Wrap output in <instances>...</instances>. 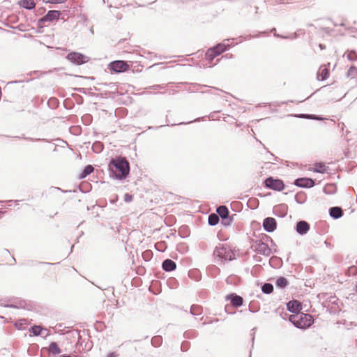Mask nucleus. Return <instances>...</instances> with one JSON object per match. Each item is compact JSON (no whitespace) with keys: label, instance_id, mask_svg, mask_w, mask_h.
I'll use <instances>...</instances> for the list:
<instances>
[{"label":"nucleus","instance_id":"a878e982","mask_svg":"<svg viewBox=\"0 0 357 357\" xmlns=\"http://www.w3.org/2000/svg\"><path fill=\"white\" fill-rule=\"evenodd\" d=\"M162 343V338L160 335H156L152 337L151 339V344L154 347H160Z\"/></svg>","mask_w":357,"mask_h":357},{"label":"nucleus","instance_id":"aec40b11","mask_svg":"<svg viewBox=\"0 0 357 357\" xmlns=\"http://www.w3.org/2000/svg\"><path fill=\"white\" fill-rule=\"evenodd\" d=\"M94 170V168L92 165H89L85 167L82 172L79 175V178L82 179L86 177L88 175L91 174Z\"/></svg>","mask_w":357,"mask_h":357},{"label":"nucleus","instance_id":"f8f14e48","mask_svg":"<svg viewBox=\"0 0 357 357\" xmlns=\"http://www.w3.org/2000/svg\"><path fill=\"white\" fill-rule=\"evenodd\" d=\"M226 299L230 300L231 304L236 307H241L243 303V298L236 294L227 295Z\"/></svg>","mask_w":357,"mask_h":357},{"label":"nucleus","instance_id":"2f4dec72","mask_svg":"<svg viewBox=\"0 0 357 357\" xmlns=\"http://www.w3.org/2000/svg\"><path fill=\"white\" fill-rule=\"evenodd\" d=\"M155 247L158 250L161 252L164 251L165 248H166L164 242H158L155 243Z\"/></svg>","mask_w":357,"mask_h":357},{"label":"nucleus","instance_id":"2eb2a0df","mask_svg":"<svg viewBox=\"0 0 357 357\" xmlns=\"http://www.w3.org/2000/svg\"><path fill=\"white\" fill-rule=\"evenodd\" d=\"M330 215L335 218L337 219L342 216L343 211L341 208L337 206L331 207L329 210Z\"/></svg>","mask_w":357,"mask_h":357},{"label":"nucleus","instance_id":"72a5a7b5","mask_svg":"<svg viewBox=\"0 0 357 357\" xmlns=\"http://www.w3.org/2000/svg\"><path fill=\"white\" fill-rule=\"evenodd\" d=\"M357 72V68L355 66H351L349 69L348 70V76L353 75L354 73Z\"/></svg>","mask_w":357,"mask_h":357},{"label":"nucleus","instance_id":"79ce46f5","mask_svg":"<svg viewBox=\"0 0 357 357\" xmlns=\"http://www.w3.org/2000/svg\"><path fill=\"white\" fill-rule=\"evenodd\" d=\"M275 36L276 37L284 38L283 36H280V35H278V34H276V33H275Z\"/></svg>","mask_w":357,"mask_h":357},{"label":"nucleus","instance_id":"423d86ee","mask_svg":"<svg viewBox=\"0 0 357 357\" xmlns=\"http://www.w3.org/2000/svg\"><path fill=\"white\" fill-rule=\"evenodd\" d=\"M61 13L59 10H50L48 13L38 21L39 24L45 26L46 22H52L57 20L60 17Z\"/></svg>","mask_w":357,"mask_h":357},{"label":"nucleus","instance_id":"5701e85b","mask_svg":"<svg viewBox=\"0 0 357 357\" xmlns=\"http://www.w3.org/2000/svg\"><path fill=\"white\" fill-rule=\"evenodd\" d=\"M220 220L219 216L217 214L211 213L208 216V224L211 226L216 225Z\"/></svg>","mask_w":357,"mask_h":357},{"label":"nucleus","instance_id":"a18cd8bd","mask_svg":"<svg viewBox=\"0 0 357 357\" xmlns=\"http://www.w3.org/2000/svg\"><path fill=\"white\" fill-rule=\"evenodd\" d=\"M149 255V252L147 251V252H144V255Z\"/></svg>","mask_w":357,"mask_h":357},{"label":"nucleus","instance_id":"de8ad7c7","mask_svg":"<svg viewBox=\"0 0 357 357\" xmlns=\"http://www.w3.org/2000/svg\"><path fill=\"white\" fill-rule=\"evenodd\" d=\"M356 292H357V285L356 286Z\"/></svg>","mask_w":357,"mask_h":357},{"label":"nucleus","instance_id":"4c0bfd02","mask_svg":"<svg viewBox=\"0 0 357 357\" xmlns=\"http://www.w3.org/2000/svg\"><path fill=\"white\" fill-rule=\"evenodd\" d=\"M188 342H183L182 344H181V349L182 350H184V349H186L187 347H188Z\"/></svg>","mask_w":357,"mask_h":357},{"label":"nucleus","instance_id":"bb28decb","mask_svg":"<svg viewBox=\"0 0 357 357\" xmlns=\"http://www.w3.org/2000/svg\"><path fill=\"white\" fill-rule=\"evenodd\" d=\"M261 291L266 294H271L273 291V286L271 283H265L261 287Z\"/></svg>","mask_w":357,"mask_h":357},{"label":"nucleus","instance_id":"f257e3e1","mask_svg":"<svg viewBox=\"0 0 357 357\" xmlns=\"http://www.w3.org/2000/svg\"><path fill=\"white\" fill-rule=\"evenodd\" d=\"M109 175L116 179H124L130 172V165L125 158H112L109 164Z\"/></svg>","mask_w":357,"mask_h":357},{"label":"nucleus","instance_id":"e433bc0d","mask_svg":"<svg viewBox=\"0 0 357 357\" xmlns=\"http://www.w3.org/2000/svg\"><path fill=\"white\" fill-rule=\"evenodd\" d=\"M132 199V196L129 195L128 194H126L124 200L127 202H130Z\"/></svg>","mask_w":357,"mask_h":357},{"label":"nucleus","instance_id":"4be33fe9","mask_svg":"<svg viewBox=\"0 0 357 357\" xmlns=\"http://www.w3.org/2000/svg\"><path fill=\"white\" fill-rule=\"evenodd\" d=\"M49 351L52 354H59L61 352V349L58 347V344L53 342L50 343L49 346Z\"/></svg>","mask_w":357,"mask_h":357},{"label":"nucleus","instance_id":"ea45409f","mask_svg":"<svg viewBox=\"0 0 357 357\" xmlns=\"http://www.w3.org/2000/svg\"><path fill=\"white\" fill-rule=\"evenodd\" d=\"M49 102H52V104H56L57 102L56 98H52L49 100Z\"/></svg>","mask_w":357,"mask_h":357},{"label":"nucleus","instance_id":"58836bf2","mask_svg":"<svg viewBox=\"0 0 357 357\" xmlns=\"http://www.w3.org/2000/svg\"><path fill=\"white\" fill-rule=\"evenodd\" d=\"M107 357H117V354L114 352L109 353Z\"/></svg>","mask_w":357,"mask_h":357},{"label":"nucleus","instance_id":"412c9836","mask_svg":"<svg viewBox=\"0 0 357 357\" xmlns=\"http://www.w3.org/2000/svg\"><path fill=\"white\" fill-rule=\"evenodd\" d=\"M288 280L284 277L278 278L275 282L276 286L280 288H284L288 285Z\"/></svg>","mask_w":357,"mask_h":357},{"label":"nucleus","instance_id":"473e14b6","mask_svg":"<svg viewBox=\"0 0 357 357\" xmlns=\"http://www.w3.org/2000/svg\"><path fill=\"white\" fill-rule=\"evenodd\" d=\"M231 218H230L229 215L226 217L225 219H222V223L225 225H229L231 222Z\"/></svg>","mask_w":357,"mask_h":357},{"label":"nucleus","instance_id":"6e6552de","mask_svg":"<svg viewBox=\"0 0 357 357\" xmlns=\"http://www.w3.org/2000/svg\"><path fill=\"white\" fill-rule=\"evenodd\" d=\"M67 59L72 63L78 65L85 63L89 61V59L86 56L78 52L69 53L67 56Z\"/></svg>","mask_w":357,"mask_h":357},{"label":"nucleus","instance_id":"6ab92c4d","mask_svg":"<svg viewBox=\"0 0 357 357\" xmlns=\"http://www.w3.org/2000/svg\"><path fill=\"white\" fill-rule=\"evenodd\" d=\"M329 75V71L326 68H322L321 67L319 69V71L317 74V78L320 80H324L326 79Z\"/></svg>","mask_w":357,"mask_h":357},{"label":"nucleus","instance_id":"ddd939ff","mask_svg":"<svg viewBox=\"0 0 357 357\" xmlns=\"http://www.w3.org/2000/svg\"><path fill=\"white\" fill-rule=\"evenodd\" d=\"M296 230L299 234L304 235L310 230V225L306 221L301 220L297 222Z\"/></svg>","mask_w":357,"mask_h":357},{"label":"nucleus","instance_id":"0eeeda50","mask_svg":"<svg viewBox=\"0 0 357 357\" xmlns=\"http://www.w3.org/2000/svg\"><path fill=\"white\" fill-rule=\"evenodd\" d=\"M252 247L254 250L260 255H263L264 256H269L271 255V250L270 248L266 243L261 241H256Z\"/></svg>","mask_w":357,"mask_h":357},{"label":"nucleus","instance_id":"a19ab883","mask_svg":"<svg viewBox=\"0 0 357 357\" xmlns=\"http://www.w3.org/2000/svg\"><path fill=\"white\" fill-rule=\"evenodd\" d=\"M319 47L321 50H324L326 48L325 45H324L322 44H319Z\"/></svg>","mask_w":357,"mask_h":357},{"label":"nucleus","instance_id":"7c9ffc66","mask_svg":"<svg viewBox=\"0 0 357 357\" xmlns=\"http://www.w3.org/2000/svg\"><path fill=\"white\" fill-rule=\"evenodd\" d=\"M347 57L349 61H354L357 59V54L354 51H350L348 52Z\"/></svg>","mask_w":357,"mask_h":357},{"label":"nucleus","instance_id":"f704fd0d","mask_svg":"<svg viewBox=\"0 0 357 357\" xmlns=\"http://www.w3.org/2000/svg\"><path fill=\"white\" fill-rule=\"evenodd\" d=\"M45 3H61L64 2L66 0H43Z\"/></svg>","mask_w":357,"mask_h":357},{"label":"nucleus","instance_id":"a211bd4d","mask_svg":"<svg viewBox=\"0 0 357 357\" xmlns=\"http://www.w3.org/2000/svg\"><path fill=\"white\" fill-rule=\"evenodd\" d=\"M287 309L291 312L297 313L300 310V304L296 301H290L287 303Z\"/></svg>","mask_w":357,"mask_h":357},{"label":"nucleus","instance_id":"4468645a","mask_svg":"<svg viewBox=\"0 0 357 357\" xmlns=\"http://www.w3.org/2000/svg\"><path fill=\"white\" fill-rule=\"evenodd\" d=\"M162 267L165 271H172L176 269V264L173 260L167 259L162 262Z\"/></svg>","mask_w":357,"mask_h":357},{"label":"nucleus","instance_id":"39448f33","mask_svg":"<svg viewBox=\"0 0 357 357\" xmlns=\"http://www.w3.org/2000/svg\"><path fill=\"white\" fill-rule=\"evenodd\" d=\"M265 186L268 188L281 191L284 188V184L280 179H274L272 177H269L264 181Z\"/></svg>","mask_w":357,"mask_h":357},{"label":"nucleus","instance_id":"c85d7f7f","mask_svg":"<svg viewBox=\"0 0 357 357\" xmlns=\"http://www.w3.org/2000/svg\"><path fill=\"white\" fill-rule=\"evenodd\" d=\"M92 149L96 153H100L103 149V144L100 142H96L93 144Z\"/></svg>","mask_w":357,"mask_h":357},{"label":"nucleus","instance_id":"393cba45","mask_svg":"<svg viewBox=\"0 0 357 357\" xmlns=\"http://www.w3.org/2000/svg\"><path fill=\"white\" fill-rule=\"evenodd\" d=\"M190 313L192 315H199L202 313V307L198 305H192L190 308Z\"/></svg>","mask_w":357,"mask_h":357},{"label":"nucleus","instance_id":"37998d69","mask_svg":"<svg viewBox=\"0 0 357 357\" xmlns=\"http://www.w3.org/2000/svg\"><path fill=\"white\" fill-rule=\"evenodd\" d=\"M275 260H278V259H277V258H275V259L272 258V259H271V262H273V261H275Z\"/></svg>","mask_w":357,"mask_h":357},{"label":"nucleus","instance_id":"c756f323","mask_svg":"<svg viewBox=\"0 0 357 357\" xmlns=\"http://www.w3.org/2000/svg\"><path fill=\"white\" fill-rule=\"evenodd\" d=\"M42 328L40 326H33L31 328L30 331L33 335L38 336L40 334Z\"/></svg>","mask_w":357,"mask_h":357},{"label":"nucleus","instance_id":"b1692460","mask_svg":"<svg viewBox=\"0 0 357 357\" xmlns=\"http://www.w3.org/2000/svg\"><path fill=\"white\" fill-rule=\"evenodd\" d=\"M327 171V167L323 163H316L314 167V172L318 173H325Z\"/></svg>","mask_w":357,"mask_h":357},{"label":"nucleus","instance_id":"cd10ccee","mask_svg":"<svg viewBox=\"0 0 357 357\" xmlns=\"http://www.w3.org/2000/svg\"><path fill=\"white\" fill-rule=\"evenodd\" d=\"M336 191V186L334 184H328L324 188V192L326 194H333Z\"/></svg>","mask_w":357,"mask_h":357},{"label":"nucleus","instance_id":"20e7f679","mask_svg":"<svg viewBox=\"0 0 357 357\" xmlns=\"http://www.w3.org/2000/svg\"><path fill=\"white\" fill-rule=\"evenodd\" d=\"M229 45L225 43H219L215 47L209 49L206 52V57L209 60H213L215 57L220 55L221 53L227 50Z\"/></svg>","mask_w":357,"mask_h":357},{"label":"nucleus","instance_id":"f03ea898","mask_svg":"<svg viewBox=\"0 0 357 357\" xmlns=\"http://www.w3.org/2000/svg\"><path fill=\"white\" fill-rule=\"evenodd\" d=\"M289 321L297 328H305L313 324V318L309 314H296L289 317Z\"/></svg>","mask_w":357,"mask_h":357},{"label":"nucleus","instance_id":"dca6fc26","mask_svg":"<svg viewBox=\"0 0 357 357\" xmlns=\"http://www.w3.org/2000/svg\"><path fill=\"white\" fill-rule=\"evenodd\" d=\"M19 5L27 10H31L35 8L36 2L34 0H21Z\"/></svg>","mask_w":357,"mask_h":357},{"label":"nucleus","instance_id":"c9c22d12","mask_svg":"<svg viewBox=\"0 0 357 357\" xmlns=\"http://www.w3.org/2000/svg\"><path fill=\"white\" fill-rule=\"evenodd\" d=\"M302 116L307 118V119H321V118H319V117L316 116L315 115H312V114H302Z\"/></svg>","mask_w":357,"mask_h":357},{"label":"nucleus","instance_id":"c03bdc74","mask_svg":"<svg viewBox=\"0 0 357 357\" xmlns=\"http://www.w3.org/2000/svg\"><path fill=\"white\" fill-rule=\"evenodd\" d=\"M26 139H29V140H31V141H33V139L32 138H25Z\"/></svg>","mask_w":357,"mask_h":357},{"label":"nucleus","instance_id":"1a4fd4ad","mask_svg":"<svg viewBox=\"0 0 357 357\" xmlns=\"http://www.w3.org/2000/svg\"><path fill=\"white\" fill-rule=\"evenodd\" d=\"M129 66L123 61H114L109 63V69L115 73H123L126 71Z\"/></svg>","mask_w":357,"mask_h":357},{"label":"nucleus","instance_id":"9b49d317","mask_svg":"<svg viewBox=\"0 0 357 357\" xmlns=\"http://www.w3.org/2000/svg\"><path fill=\"white\" fill-rule=\"evenodd\" d=\"M294 184L301 188H311L314 185V181L309 178H300L295 180Z\"/></svg>","mask_w":357,"mask_h":357},{"label":"nucleus","instance_id":"7ed1b4c3","mask_svg":"<svg viewBox=\"0 0 357 357\" xmlns=\"http://www.w3.org/2000/svg\"><path fill=\"white\" fill-rule=\"evenodd\" d=\"M215 258H218L220 261H231L235 258V254L232 250L226 245H219L213 252Z\"/></svg>","mask_w":357,"mask_h":357},{"label":"nucleus","instance_id":"9d476101","mask_svg":"<svg viewBox=\"0 0 357 357\" xmlns=\"http://www.w3.org/2000/svg\"><path fill=\"white\" fill-rule=\"evenodd\" d=\"M277 222L273 218H266L264 220L263 227L267 232H273L276 229Z\"/></svg>","mask_w":357,"mask_h":357},{"label":"nucleus","instance_id":"49530a36","mask_svg":"<svg viewBox=\"0 0 357 357\" xmlns=\"http://www.w3.org/2000/svg\"><path fill=\"white\" fill-rule=\"evenodd\" d=\"M275 31V29H273L271 30V31H272V32H273V31Z\"/></svg>","mask_w":357,"mask_h":357},{"label":"nucleus","instance_id":"f3484780","mask_svg":"<svg viewBox=\"0 0 357 357\" xmlns=\"http://www.w3.org/2000/svg\"><path fill=\"white\" fill-rule=\"evenodd\" d=\"M217 215L220 217L222 219H225L227 216L229 215V210L225 206H220L217 208L216 210Z\"/></svg>","mask_w":357,"mask_h":357}]
</instances>
